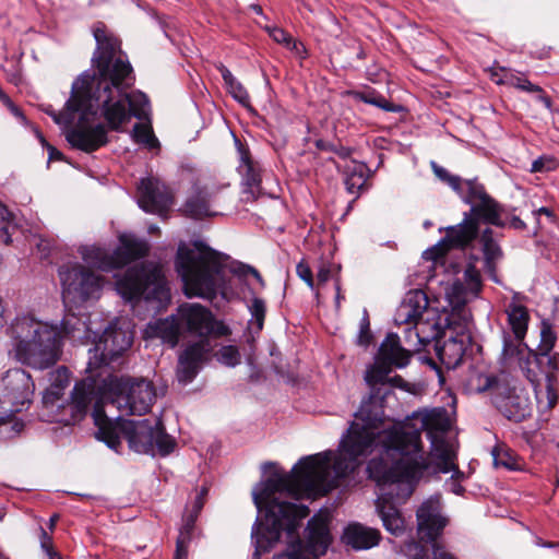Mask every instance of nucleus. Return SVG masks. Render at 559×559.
<instances>
[{
  "label": "nucleus",
  "instance_id": "6e6552de",
  "mask_svg": "<svg viewBox=\"0 0 559 559\" xmlns=\"http://www.w3.org/2000/svg\"><path fill=\"white\" fill-rule=\"evenodd\" d=\"M178 312L181 328L202 337L200 341L187 345L178 358L176 376L180 383L187 384L211 359L213 345L206 336L215 331L216 321L212 312L200 304H185L180 306Z\"/></svg>",
  "mask_w": 559,
  "mask_h": 559
},
{
  "label": "nucleus",
  "instance_id": "8fccbe9b",
  "mask_svg": "<svg viewBox=\"0 0 559 559\" xmlns=\"http://www.w3.org/2000/svg\"><path fill=\"white\" fill-rule=\"evenodd\" d=\"M270 36L278 44H284L289 49L298 50L301 44L296 43L292 36L281 27L267 28Z\"/></svg>",
  "mask_w": 559,
  "mask_h": 559
},
{
  "label": "nucleus",
  "instance_id": "a19ab883",
  "mask_svg": "<svg viewBox=\"0 0 559 559\" xmlns=\"http://www.w3.org/2000/svg\"><path fill=\"white\" fill-rule=\"evenodd\" d=\"M463 201L471 204L481 202L490 195L486 192L485 187L477 180H464V193L461 195Z\"/></svg>",
  "mask_w": 559,
  "mask_h": 559
},
{
  "label": "nucleus",
  "instance_id": "c03bdc74",
  "mask_svg": "<svg viewBox=\"0 0 559 559\" xmlns=\"http://www.w3.org/2000/svg\"><path fill=\"white\" fill-rule=\"evenodd\" d=\"M557 341L556 333L552 330L550 323L543 321L540 329V343L538 345V352L545 356L549 354Z\"/></svg>",
  "mask_w": 559,
  "mask_h": 559
},
{
  "label": "nucleus",
  "instance_id": "680f3d73",
  "mask_svg": "<svg viewBox=\"0 0 559 559\" xmlns=\"http://www.w3.org/2000/svg\"><path fill=\"white\" fill-rule=\"evenodd\" d=\"M452 471L454 472V475L451 478V491L455 495H462L464 492V487L457 481L456 478H454V476L463 477V473L459 471L456 465Z\"/></svg>",
  "mask_w": 559,
  "mask_h": 559
},
{
  "label": "nucleus",
  "instance_id": "dca6fc26",
  "mask_svg": "<svg viewBox=\"0 0 559 559\" xmlns=\"http://www.w3.org/2000/svg\"><path fill=\"white\" fill-rule=\"evenodd\" d=\"M307 532L306 552L308 554L304 555L299 540L298 547L294 546L289 551V559H317L326 552L331 543L328 516L322 514L314 515L308 522Z\"/></svg>",
  "mask_w": 559,
  "mask_h": 559
},
{
  "label": "nucleus",
  "instance_id": "bb28decb",
  "mask_svg": "<svg viewBox=\"0 0 559 559\" xmlns=\"http://www.w3.org/2000/svg\"><path fill=\"white\" fill-rule=\"evenodd\" d=\"M502 212V206L496 200L489 197L481 202L475 203L471 207V211L466 213L471 214V216L475 218L477 223L479 219H481L487 224L503 227L506 223L501 219Z\"/></svg>",
  "mask_w": 559,
  "mask_h": 559
},
{
  "label": "nucleus",
  "instance_id": "7c9ffc66",
  "mask_svg": "<svg viewBox=\"0 0 559 559\" xmlns=\"http://www.w3.org/2000/svg\"><path fill=\"white\" fill-rule=\"evenodd\" d=\"M367 173L368 167L364 163L350 160L344 169V183L346 190L350 194H355L356 198L359 195L360 191L365 188L367 182Z\"/></svg>",
  "mask_w": 559,
  "mask_h": 559
},
{
  "label": "nucleus",
  "instance_id": "a211bd4d",
  "mask_svg": "<svg viewBox=\"0 0 559 559\" xmlns=\"http://www.w3.org/2000/svg\"><path fill=\"white\" fill-rule=\"evenodd\" d=\"M138 203L147 213L162 214L171 206L173 197L164 182L148 177L141 179L138 186Z\"/></svg>",
  "mask_w": 559,
  "mask_h": 559
},
{
  "label": "nucleus",
  "instance_id": "4be33fe9",
  "mask_svg": "<svg viewBox=\"0 0 559 559\" xmlns=\"http://www.w3.org/2000/svg\"><path fill=\"white\" fill-rule=\"evenodd\" d=\"M119 241V246L114 250L118 269L144 258L150 251L148 242L133 235H122Z\"/></svg>",
  "mask_w": 559,
  "mask_h": 559
},
{
  "label": "nucleus",
  "instance_id": "2f4dec72",
  "mask_svg": "<svg viewBox=\"0 0 559 559\" xmlns=\"http://www.w3.org/2000/svg\"><path fill=\"white\" fill-rule=\"evenodd\" d=\"M506 313L512 333L518 337H525L530 320L526 307L516 302H510L506 308Z\"/></svg>",
  "mask_w": 559,
  "mask_h": 559
},
{
  "label": "nucleus",
  "instance_id": "e2e57ef3",
  "mask_svg": "<svg viewBox=\"0 0 559 559\" xmlns=\"http://www.w3.org/2000/svg\"><path fill=\"white\" fill-rule=\"evenodd\" d=\"M40 545L44 550L47 551V554L56 555L52 552V540L51 537L47 534V532L44 528H40Z\"/></svg>",
  "mask_w": 559,
  "mask_h": 559
},
{
  "label": "nucleus",
  "instance_id": "5fc2aeb1",
  "mask_svg": "<svg viewBox=\"0 0 559 559\" xmlns=\"http://www.w3.org/2000/svg\"><path fill=\"white\" fill-rule=\"evenodd\" d=\"M197 519L198 516L195 514L189 513L183 519V524L179 531V535L177 538L186 537L188 542H191Z\"/></svg>",
  "mask_w": 559,
  "mask_h": 559
},
{
  "label": "nucleus",
  "instance_id": "1a4fd4ad",
  "mask_svg": "<svg viewBox=\"0 0 559 559\" xmlns=\"http://www.w3.org/2000/svg\"><path fill=\"white\" fill-rule=\"evenodd\" d=\"M116 289L128 301L143 298L146 301L157 302V307L167 304L170 299L162 266L151 261L129 267L123 276L117 278Z\"/></svg>",
  "mask_w": 559,
  "mask_h": 559
},
{
  "label": "nucleus",
  "instance_id": "b1692460",
  "mask_svg": "<svg viewBox=\"0 0 559 559\" xmlns=\"http://www.w3.org/2000/svg\"><path fill=\"white\" fill-rule=\"evenodd\" d=\"M436 354L442 365L448 369L456 368L465 354V344L462 338L449 336L443 342L437 340Z\"/></svg>",
  "mask_w": 559,
  "mask_h": 559
},
{
  "label": "nucleus",
  "instance_id": "4c0bfd02",
  "mask_svg": "<svg viewBox=\"0 0 559 559\" xmlns=\"http://www.w3.org/2000/svg\"><path fill=\"white\" fill-rule=\"evenodd\" d=\"M127 98H128V110L130 111V118L135 117L138 119H143L147 116L150 111V100L147 96L140 92H127Z\"/></svg>",
  "mask_w": 559,
  "mask_h": 559
},
{
  "label": "nucleus",
  "instance_id": "09e8293b",
  "mask_svg": "<svg viewBox=\"0 0 559 559\" xmlns=\"http://www.w3.org/2000/svg\"><path fill=\"white\" fill-rule=\"evenodd\" d=\"M24 428V424L19 420L9 419L5 420L0 416V436L4 439H11L16 437Z\"/></svg>",
  "mask_w": 559,
  "mask_h": 559
},
{
  "label": "nucleus",
  "instance_id": "ea45409f",
  "mask_svg": "<svg viewBox=\"0 0 559 559\" xmlns=\"http://www.w3.org/2000/svg\"><path fill=\"white\" fill-rule=\"evenodd\" d=\"M85 323L75 314L68 313L63 317L60 325H58L60 336V348L62 349L66 338H74L76 332L83 331Z\"/></svg>",
  "mask_w": 559,
  "mask_h": 559
},
{
  "label": "nucleus",
  "instance_id": "7ed1b4c3",
  "mask_svg": "<svg viewBox=\"0 0 559 559\" xmlns=\"http://www.w3.org/2000/svg\"><path fill=\"white\" fill-rule=\"evenodd\" d=\"M156 400V390L146 379L119 378L108 376L100 382L92 378L75 383L69 402L60 406L58 420L64 425H74L99 406L106 414V407L117 408L121 415H144Z\"/></svg>",
  "mask_w": 559,
  "mask_h": 559
},
{
  "label": "nucleus",
  "instance_id": "f704fd0d",
  "mask_svg": "<svg viewBox=\"0 0 559 559\" xmlns=\"http://www.w3.org/2000/svg\"><path fill=\"white\" fill-rule=\"evenodd\" d=\"M540 362L542 368L544 365L547 367V385H546V395H547V403L548 407L552 408L557 403V391L554 388V381H555V374L554 372L559 370V355L558 354H551V352L545 356L540 354Z\"/></svg>",
  "mask_w": 559,
  "mask_h": 559
},
{
  "label": "nucleus",
  "instance_id": "69168bd1",
  "mask_svg": "<svg viewBox=\"0 0 559 559\" xmlns=\"http://www.w3.org/2000/svg\"><path fill=\"white\" fill-rule=\"evenodd\" d=\"M431 167H432V170L435 173V175L443 182L447 183V181L449 180V178L452 177V174H450L445 168L439 166L438 164H436L435 162L431 163Z\"/></svg>",
  "mask_w": 559,
  "mask_h": 559
},
{
  "label": "nucleus",
  "instance_id": "6e6d98bb",
  "mask_svg": "<svg viewBox=\"0 0 559 559\" xmlns=\"http://www.w3.org/2000/svg\"><path fill=\"white\" fill-rule=\"evenodd\" d=\"M297 275L308 285L309 288H314L313 274L310 266L302 260L296 266Z\"/></svg>",
  "mask_w": 559,
  "mask_h": 559
},
{
  "label": "nucleus",
  "instance_id": "412c9836",
  "mask_svg": "<svg viewBox=\"0 0 559 559\" xmlns=\"http://www.w3.org/2000/svg\"><path fill=\"white\" fill-rule=\"evenodd\" d=\"M428 306L429 301L427 295L423 290H411L396 309L394 321L397 325H411L426 322L427 320H424L423 317Z\"/></svg>",
  "mask_w": 559,
  "mask_h": 559
},
{
  "label": "nucleus",
  "instance_id": "423d86ee",
  "mask_svg": "<svg viewBox=\"0 0 559 559\" xmlns=\"http://www.w3.org/2000/svg\"><path fill=\"white\" fill-rule=\"evenodd\" d=\"M92 417L97 427L96 438L112 450L117 451L121 445V438L138 453L157 452L160 456H166L176 448V440L165 431L160 419L151 421L123 419L121 416L111 418L99 406L92 412Z\"/></svg>",
  "mask_w": 559,
  "mask_h": 559
},
{
  "label": "nucleus",
  "instance_id": "79ce46f5",
  "mask_svg": "<svg viewBox=\"0 0 559 559\" xmlns=\"http://www.w3.org/2000/svg\"><path fill=\"white\" fill-rule=\"evenodd\" d=\"M132 135L136 143L144 144L148 148L158 146V140L154 135L152 128L147 124L135 123Z\"/></svg>",
  "mask_w": 559,
  "mask_h": 559
},
{
  "label": "nucleus",
  "instance_id": "9d476101",
  "mask_svg": "<svg viewBox=\"0 0 559 559\" xmlns=\"http://www.w3.org/2000/svg\"><path fill=\"white\" fill-rule=\"evenodd\" d=\"M469 385L478 393H487L495 407L509 420L519 423L530 415L528 400L516 393L504 373L475 372L469 377Z\"/></svg>",
  "mask_w": 559,
  "mask_h": 559
},
{
  "label": "nucleus",
  "instance_id": "4468645a",
  "mask_svg": "<svg viewBox=\"0 0 559 559\" xmlns=\"http://www.w3.org/2000/svg\"><path fill=\"white\" fill-rule=\"evenodd\" d=\"M444 230L445 236L424 252L426 260L444 263L443 259L451 249H464L474 241L478 235V224L471 214L464 213L460 224L445 227Z\"/></svg>",
  "mask_w": 559,
  "mask_h": 559
},
{
  "label": "nucleus",
  "instance_id": "9b49d317",
  "mask_svg": "<svg viewBox=\"0 0 559 559\" xmlns=\"http://www.w3.org/2000/svg\"><path fill=\"white\" fill-rule=\"evenodd\" d=\"M441 495L436 493L426 499L417 509V527L421 540L431 543L432 559H459L443 545L437 543L448 525V519L441 513Z\"/></svg>",
  "mask_w": 559,
  "mask_h": 559
},
{
  "label": "nucleus",
  "instance_id": "5701e85b",
  "mask_svg": "<svg viewBox=\"0 0 559 559\" xmlns=\"http://www.w3.org/2000/svg\"><path fill=\"white\" fill-rule=\"evenodd\" d=\"M180 331L179 317L170 316L150 322L144 330V335L147 338H160L163 343L175 347L179 342Z\"/></svg>",
  "mask_w": 559,
  "mask_h": 559
},
{
  "label": "nucleus",
  "instance_id": "473e14b6",
  "mask_svg": "<svg viewBox=\"0 0 559 559\" xmlns=\"http://www.w3.org/2000/svg\"><path fill=\"white\" fill-rule=\"evenodd\" d=\"M216 69L222 74L227 92L243 107H250V96L245 86L233 75L227 67L218 63Z\"/></svg>",
  "mask_w": 559,
  "mask_h": 559
},
{
  "label": "nucleus",
  "instance_id": "72a5a7b5",
  "mask_svg": "<svg viewBox=\"0 0 559 559\" xmlns=\"http://www.w3.org/2000/svg\"><path fill=\"white\" fill-rule=\"evenodd\" d=\"M524 337L511 335L509 332L503 331V347L501 353V360L506 366H513L515 360L525 355L527 346L523 342Z\"/></svg>",
  "mask_w": 559,
  "mask_h": 559
},
{
  "label": "nucleus",
  "instance_id": "a18cd8bd",
  "mask_svg": "<svg viewBox=\"0 0 559 559\" xmlns=\"http://www.w3.org/2000/svg\"><path fill=\"white\" fill-rule=\"evenodd\" d=\"M12 213L7 209V206L0 201V238L5 245L11 243V228H14L12 225Z\"/></svg>",
  "mask_w": 559,
  "mask_h": 559
},
{
  "label": "nucleus",
  "instance_id": "603ef678",
  "mask_svg": "<svg viewBox=\"0 0 559 559\" xmlns=\"http://www.w3.org/2000/svg\"><path fill=\"white\" fill-rule=\"evenodd\" d=\"M403 552L408 559H428L425 547L415 540L406 542L403 546Z\"/></svg>",
  "mask_w": 559,
  "mask_h": 559
},
{
  "label": "nucleus",
  "instance_id": "49530a36",
  "mask_svg": "<svg viewBox=\"0 0 559 559\" xmlns=\"http://www.w3.org/2000/svg\"><path fill=\"white\" fill-rule=\"evenodd\" d=\"M249 311L252 317V322L257 326V330L261 331L263 329L266 313L265 301L262 298L253 297L249 306Z\"/></svg>",
  "mask_w": 559,
  "mask_h": 559
},
{
  "label": "nucleus",
  "instance_id": "864d4df0",
  "mask_svg": "<svg viewBox=\"0 0 559 559\" xmlns=\"http://www.w3.org/2000/svg\"><path fill=\"white\" fill-rule=\"evenodd\" d=\"M372 334L370 331V321L367 311H365V314L360 321V329L358 334V344L361 346H368L371 342Z\"/></svg>",
  "mask_w": 559,
  "mask_h": 559
},
{
  "label": "nucleus",
  "instance_id": "774afa93",
  "mask_svg": "<svg viewBox=\"0 0 559 559\" xmlns=\"http://www.w3.org/2000/svg\"><path fill=\"white\" fill-rule=\"evenodd\" d=\"M496 261L497 260H485V269L489 273L490 277L495 282H499L496 275Z\"/></svg>",
  "mask_w": 559,
  "mask_h": 559
},
{
  "label": "nucleus",
  "instance_id": "13d9d810",
  "mask_svg": "<svg viewBox=\"0 0 559 559\" xmlns=\"http://www.w3.org/2000/svg\"><path fill=\"white\" fill-rule=\"evenodd\" d=\"M207 492H209L207 487H205V486L201 487L200 491L198 492V495H197V497L194 499V502L192 504V509H191V511L189 513L195 514L197 516H199L201 510L204 507L205 497L207 496Z\"/></svg>",
  "mask_w": 559,
  "mask_h": 559
},
{
  "label": "nucleus",
  "instance_id": "a878e982",
  "mask_svg": "<svg viewBox=\"0 0 559 559\" xmlns=\"http://www.w3.org/2000/svg\"><path fill=\"white\" fill-rule=\"evenodd\" d=\"M82 260L91 267L104 272L117 270L115 251H109L102 247L83 246L79 249Z\"/></svg>",
  "mask_w": 559,
  "mask_h": 559
},
{
  "label": "nucleus",
  "instance_id": "f257e3e1",
  "mask_svg": "<svg viewBox=\"0 0 559 559\" xmlns=\"http://www.w3.org/2000/svg\"><path fill=\"white\" fill-rule=\"evenodd\" d=\"M368 417H360V408L356 412L337 454L324 451L305 456L290 473L274 472L261 489L253 492L257 508L265 509L264 520L257 521L252 527L257 552L269 551L280 540L283 531L292 537L299 522L309 515L307 506L286 499L298 501L326 495L377 445L381 447L382 456L370 460L367 472L382 490L376 507L383 526L395 536L405 530L404 518L395 504L412 496L425 474H445L455 468V452L444 439L433 438L429 454L423 452V430L444 432L449 429L444 408L416 412L406 420L385 426L383 401L379 421Z\"/></svg>",
  "mask_w": 559,
  "mask_h": 559
},
{
  "label": "nucleus",
  "instance_id": "0eeeda50",
  "mask_svg": "<svg viewBox=\"0 0 559 559\" xmlns=\"http://www.w3.org/2000/svg\"><path fill=\"white\" fill-rule=\"evenodd\" d=\"M15 358L35 369L53 366L61 356L58 325L22 316L13 320L8 329Z\"/></svg>",
  "mask_w": 559,
  "mask_h": 559
},
{
  "label": "nucleus",
  "instance_id": "052dcab7",
  "mask_svg": "<svg viewBox=\"0 0 559 559\" xmlns=\"http://www.w3.org/2000/svg\"><path fill=\"white\" fill-rule=\"evenodd\" d=\"M555 168V160L551 158L546 157H539L538 159L534 160L532 164V171H545V170H551Z\"/></svg>",
  "mask_w": 559,
  "mask_h": 559
},
{
  "label": "nucleus",
  "instance_id": "c85d7f7f",
  "mask_svg": "<svg viewBox=\"0 0 559 559\" xmlns=\"http://www.w3.org/2000/svg\"><path fill=\"white\" fill-rule=\"evenodd\" d=\"M49 381L50 385L44 393L43 402L46 406H53L70 383V372L66 367H59L49 373Z\"/></svg>",
  "mask_w": 559,
  "mask_h": 559
},
{
  "label": "nucleus",
  "instance_id": "393cba45",
  "mask_svg": "<svg viewBox=\"0 0 559 559\" xmlns=\"http://www.w3.org/2000/svg\"><path fill=\"white\" fill-rule=\"evenodd\" d=\"M380 532L361 524H350L344 532V542L354 549H368L378 545Z\"/></svg>",
  "mask_w": 559,
  "mask_h": 559
},
{
  "label": "nucleus",
  "instance_id": "cd10ccee",
  "mask_svg": "<svg viewBox=\"0 0 559 559\" xmlns=\"http://www.w3.org/2000/svg\"><path fill=\"white\" fill-rule=\"evenodd\" d=\"M239 171L243 177V185L247 187L246 192L254 198L261 191V174L246 150L240 151Z\"/></svg>",
  "mask_w": 559,
  "mask_h": 559
},
{
  "label": "nucleus",
  "instance_id": "c9c22d12",
  "mask_svg": "<svg viewBox=\"0 0 559 559\" xmlns=\"http://www.w3.org/2000/svg\"><path fill=\"white\" fill-rule=\"evenodd\" d=\"M492 459L496 467H503L509 471L520 469L521 464L516 454L508 447L498 444L492 449Z\"/></svg>",
  "mask_w": 559,
  "mask_h": 559
},
{
  "label": "nucleus",
  "instance_id": "f3484780",
  "mask_svg": "<svg viewBox=\"0 0 559 559\" xmlns=\"http://www.w3.org/2000/svg\"><path fill=\"white\" fill-rule=\"evenodd\" d=\"M80 115L79 122L66 132L69 144L86 153H92L106 145L108 142L106 127L102 123L90 126L87 123L90 116Z\"/></svg>",
  "mask_w": 559,
  "mask_h": 559
},
{
  "label": "nucleus",
  "instance_id": "de8ad7c7",
  "mask_svg": "<svg viewBox=\"0 0 559 559\" xmlns=\"http://www.w3.org/2000/svg\"><path fill=\"white\" fill-rule=\"evenodd\" d=\"M45 112L49 115L57 124L68 126L73 121L75 114H80V110L68 108V105L66 103L63 111L57 112L49 105L45 108Z\"/></svg>",
  "mask_w": 559,
  "mask_h": 559
},
{
  "label": "nucleus",
  "instance_id": "c756f323",
  "mask_svg": "<svg viewBox=\"0 0 559 559\" xmlns=\"http://www.w3.org/2000/svg\"><path fill=\"white\" fill-rule=\"evenodd\" d=\"M504 71V75L501 80H498V84H506L508 86L518 88L520 91L526 93H536L538 94V98L540 102L545 104L546 107L551 106V99L545 94L543 88L539 85L533 84L525 75L520 73H514L510 70Z\"/></svg>",
  "mask_w": 559,
  "mask_h": 559
},
{
  "label": "nucleus",
  "instance_id": "0e129e2a",
  "mask_svg": "<svg viewBox=\"0 0 559 559\" xmlns=\"http://www.w3.org/2000/svg\"><path fill=\"white\" fill-rule=\"evenodd\" d=\"M447 183L460 195H463L464 193V180L461 179V177L452 175L451 178L447 181Z\"/></svg>",
  "mask_w": 559,
  "mask_h": 559
},
{
  "label": "nucleus",
  "instance_id": "3c124183",
  "mask_svg": "<svg viewBox=\"0 0 559 559\" xmlns=\"http://www.w3.org/2000/svg\"><path fill=\"white\" fill-rule=\"evenodd\" d=\"M218 360L228 367H234L240 362V354L235 346H224L218 352Z\"/></svg>",
  "mask_w": 559,
  "mask_h": 559
},
{
  "label": "nucleus",
  "instance_id": "20e7f679",
  "mask_svg": "<svg viewBox=\"0 0 559 559\" xmlns=\"http://www.w3.org/2000/svg\"><path fill=\"white\" fill-rule=\"evenodd\" d=\"M438 325L433 321L419 322V324L405 325L401 346L397 334L390 333L379 347L376 361L365 374V380L370 389V394L362 400L360 417L379 421L382 415V402L391 394L392 386H402L404 380L400 376L390 377L393 368H403L408 365L414 353L421 352L432 340L438 336Z\"/></svg>",
  "mask_w": 559,
  "mask_h": 559
},
{
  "label": "nucleus",
  "instance_id": "bf43d9fd",
  "mask_svg": "<svg viewBox=\"0 0 559 559\" xmlns=\"http://www.w3.org/2000/svg\"><path fill=\"white\" fill-rule=\"evenodd\" d=\"M190 543L186 537L177 538L174 559H188Z\"/></svg>",
  "mask_w": 559,
  "mask_h": 559
},
{
  "label": "nucleus",
  "instance_id": "2eb2a0df",
  "mask_svg": "<svg viewBox=\"0 0 559 559\" xmlns=\"http://www.w3.org/2000/svg\"><path fill=\"white\" fill-rule=\"evenodd\" d=\"M133 342V333L127 322L116 321L103 332L94 347V357L99 356V364L109 365L123 352L128 350Z\"/></svg>",
  "mask_w": 559,
  "mask_h": 559
},
{
  "label": "nucleus",
  "instance_id": "39448f33",
  "mask_svg": "<svg viewBox=\"0 0 559 559\" xmlns=\"http://www.w3.org/2000/svg\"><path fill=\"white\" fill-rule=\"evenodd\" d=\"M175 267L182 281L183 293L189 298L198 297L209 301L217 296L225 298L229 288L228 273L240 278L251 275L261 287H264V281L257 269L231 261L229 255L210 248L202 241H195L193 248L180 247L175 259Z\"/></svg>",
  "mask_w": 559,
  "mask_h": 559
},
{
  "label": "nucleus",
  "instance_id": "aec40b11",
  "mask_svg": "<svg viewBox=\"0 0 559 559\" xmlns=\"http://www.w3.org/2000/svg\"><path fill=\"white\" fill-rule=\"evenodd\" d=\"M222 188H209L195 182L192 186L191 194L186 200L182 211L186 216L202 219L207 216L216 215L211 210L212 203L216 201V197Z\"/></svg>",
  "mask_w": 559,
  "mask_h": 559
},
{
  "label": "nucleus",
  "instance_id": "4d7b16f0",
  "mask_svg": "<svg viewBox=\"0 0 559 559\" xmlns=\"http://www.w3.org/2000/svg\"><path fill=\"white\" fill-rule=\"evenodd\" d=\"M317 146L321 150L334 152L337 156L344 159L348 158L352 154V150L343 145L325 144L322 141H318Z\"/></svg>",
  "mask_w": 559,
  "mask_h": 559
},
{
  "label": "nucleus",
  "instance_id": "338daca9",
  "mask_svg": "<svg viewBox=\"0 0 559 559\" xmlns=\"http://www.w3.org/2000/svg\"><path fill=\"white\" fill-rule=\"evenodd\" d=\"M330 277H331V269L328 265L322 264L317 273L318 282L320 284H324L330 280Z\"/></svg>",
  "mask_w": 559,
  "mask_h": 559
},
{
  "label": "nucleus",
  "instance_id": "37998d69",
  "mask_svg": "<svg viewBox=\"0 0 559 559\" xmlns=\"http://www.w3.org/2000/svg\"><path fill=\"white\" fill-rule=\"evenodd\" d=\"M483 245V252L485 260H498L501 258L502 252L498 243L492 238V230L486 228L480 238Z\"/></svg>",
  "mask_w": 559,
  "mask_h": 559
},
{
  "label": "nucleus",
  "instance_id": "58836bf2",
  "mask_svg": "<svg viewBox=\"0 0 559 559\" xmlns=\"http://www.w3.org/2000/svg\"><path fill=\"white\" fill-rule=\"evenodd\" d=\"M513 365H516L530 381L537 378V368H542L540 353H533L528 348L525 355H521Z\"/></svg>",
  "mask_w": 559,
  "mask_h": 559
},
{
  "label": "nucleus",
  "instance_id": "e433bc0d",
  "mask_svg": "<svg viewBox=\"0 0 559 559\" xmlns=\"http://www.w3.org/2000/svg\"><path fill=\"white\" fill-rule=\"evenodd\" d=\"M354 95H355L356 99H358L362 103L376 106L378 108H381L382 110L388 111V112H396L401 109L400 106L394 105L393 103L389 102L383 95L379 94L374 90L356 92Z\"/></svg>",
  "mask_w": 559,
  "mask_h": 559
},
{
  "label": "nucleus",
  "instance_id": "f03ea898",
  "mask_svg": "<svg viewBox=\"0 0 559 559\" xmlns=\"http://www.w3.org/2000/svg\"><path fill=\"white\" fill-rule=\"evenodd\" d=\"M92 33L96 48L91 62L96 73L85 71L72 83L67 105L83 116L95 117L100 111L108 129L119 132L130 121L127 88L132 84V67L121 41L105 23H95Z\"/></svg>",
  "mask_w": 559,
  "mask_h": 559
},
{
  "label": "nucleus",
  "instance_id": "6ab92c4d",
  "mask_svg": "<svg viewBox=\"0 0 559 559\" xmlns=\"http://www.w3.org/2000/svg\"><path fill=\"white\" fill-rule=\"evenodd\" d=\"M463 280L454 281L447 289L445 296L453 309L464 307L469 300L476 298L481 290L480 273L476 266L469 263L463 274Z\"/></svg>",
  "mask_w": 559,
  "mask_h": 559
},
{
  "label": "nucleus",
  "instance_id": "ddd939ff",
  "mask_svg": "<svg viewBox=\"0 0 559 559\" xmlns=\"http://www.w3.org/2000/svg\"><path fill=\"white\" fill-rule=\"evenodd\" d=\"M34 381L21 368L9 369L0 380V394L5 413H20L33 401Z\"/></svg>",
  "mask_w": 559,
  "mask_h": 559
},
{
  "label": "nucleus",
  "instance_id": "f8f14e48",
  "mask_svg": "<svg viewBox=\"0 0 559 559\" xmlns=\"http://www.w3.org/2000/svg\"><path fill=\"white\" fill-rule=\"evenodd\" d=\"M58 273L64 302L80 304L99 297L103 278L85 266L79 263L62 265Z\"/></svg>",
  "mask_w": 559,
  "mask_h": 559
}]
</instances>
